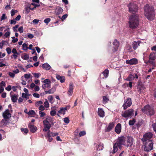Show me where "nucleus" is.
Instances as JSON below:
<instances>
[{
    "label": "nucleus",
    "mask_w": 156,
    "mask_h": 156,
    "mask_svg": "<svg viewBox=\"0 0 156 156\" xmlns=\"http://www.w3.org/2000/svg\"><path fill=\"white\" fill-rule=\"evenodd\" d=\"M144 10L145 15L148 20H152L154 19L155 14L153 7L146 5L144 7Z\"/></svg>",
    "instance_id": "f257e3e1"
},
{
    "label": "nucleus",
    "mask_w": 156,
    "mask_h": 156,
    "mask_svg": "<svg viewBox=\"0 0 156 156\" xmlns=\"http://www.w3.org/2000/svg\"><path fill=\"white\" fill-rule=\"evenodd\" d=\"M129 26L132 28L137 27L139 23L138 16L136 15H133L129 18Z\"/></svg>",
    "instance_id": "f03ea898"
},
{
    "label": "nucleus",
    "mask_w": 156,
    "mask_h": 156,
    "mask_svg": "<svg viewBox=\"0 0 156 156\" xmlns=\"http://www.w3.org/2000/svg\"><path fill=\"white\" fill-rule=\"evenodd\" d=\"M126 137L124 136L120 137L118 139V142L115 143L113 146V153H115L118 150V147L120 148L122 145H125V141Z\"/></svg>",
    "instance_id": "7ed1b4c3"
},
{
    "label": "nucleus",
    "mask_w": 156,
    "mask_h": 156,
    "mask_svg": "<svg viewBox=\"0 0 156 156\" xmlns=\"http://www.w3.org/2000/svg\"><path fill=\"white\" fill-rule=\"evenodd\" d=\"M53 122V118L50 116H47L45 119L43 121L44 128L43 131L45 132L48 131L50 129L51 124Z\"/></svg>",
    "instance_id": "20e7f679"
},
{
    "label": "nucleus",
    "mask_w": 156,
    "mask_h": 156,
    "mask_svg": "<svg viewBox=\"0 0 156 156\" xmlns=\"http://www.w3.org/2000/svg\"><path fill=\"white\" fill-rule=\"evenodd\" d=\"M142 111L144 113L150 115H153L154 114L153 108L148 105L144 107L142 109Z\"/></svg>",
    "instance_id": "39448f33"
},
{
    "label": "nucleus",
    "mask_w": 156,
    "mask_h": 156,
    "mask_svg": "<svg viewBox=\"0 0 156 156\" xmlns=\"http://www.w3.org/2000/svg\"><path fill=\"white\" fill-rule=\"evenodd\" d=\"M153 149V144L152 140H149L145 143V145L144 147L145 151H149Z\"/></svg>",
    "instance_id": "423d86ee"
},
{
    "label": "nucleus",
    "mask_w": 156,
    "mask_h": 156,
    "mask_svg": "<svg viewBox=\"0 0 156 156\" xmlns=\"http://www.w3.org/2000/svg\"><path fill=\"white\" fill-rule=\"evenodd\" d=\"M129 12L134 14L137 11V7L135 4L133 3H130L128 5Z\"/></svg>",
    "instance_id": "0eeeda50"
},
{
    "label": "nucleus",
    "mask_w": 156,
    "mask_h": 156,
    "mask_svg": "<svg viewBox=\"0 0 156 156\" xmlns=\"http://www.w3.org/2000/svg\"><path fill=\"white\" fill-rule=\"evenodd\" d=\"M133 109H130L122 112V117L125 118L131 117V115L133 114Z\"/></svg>",
    "instance_id": "6e6552de"
},
{
    "label": "nucleus",
    "mask_w": 156,
    "mask_h": 156,
    "mask_svg": "<svg viewBox=\"0 0 156 156\" xmlns=\"http://www.w3.org/2000/svg\"><path fill=\"white\" fill-rule=\"evenodd\" d=\"M152 134L150 133H148L145 134L143 136V137L142 139V141L144 142H148L149 140H150V139L152 137Z\"/></svg>",
    "instance_id": "1a4fd4ad"
},
{
    "label": "nucleus",
    "mask_w": 156,
    "mask_h": 156,
    "mask_svg": "<svg viewBox=\"0 0 156 156\" xmlns=\"http://www.w3.org/2000/svg\"><path fill=\"white\" fill-rule=\"evenodd\" d=\"M132 104L131 99L130 98H128L125 100L124 103L123 105L124 109H126L128 107L130 106Z\"/></svg>",
    "instance_id": "9d476101"
},
{
    "label": "nucleus",
    "mask_w": 156,
    "mask_h": 156,
    "mask_svg": "<svg viewBox=\"0 0 156 156\" xmlns=\"http://www.w3.org/2000/svg\"><path fill=\"white\" fill-rule=\"evenodd\" d=\"M133 139L130 136H128L126 138L125 146L127 147L131 146L133 144Z\"/></svg>",
    "instance_id": "9b49d317"
},
{
    "label": "nucleus",
    "mask_w": 156,
    "mask_h": 156,
    "mask_svg": "<svg viewBox=\"0 0 156 156\" xmlns=\"http://www.w3.org/2000/svg\"><path fill=\"white\" fill-rule=\"evenodd\" d=\"M113 46L111 48L112 51L115 52L116 51L119 46V42L117 40H115L113 42Z\"/></svg>",
    "instance_id": "f8f14e48"
},
{
    "label": "nucleus",
    "mask_w": 156,
    "mask_h": 156,
    "mask_svg": "<svg viewBox=\"0 0 156 156\" xmlns=\"http://www.w3.org/2000/svg\"><path fill=\"white\" fill-rule=\"evenodd\" d=\"M138 61L136 58H133L130 60H128L126 61V63L127 64L131 65H135L137 64Z\"/></svg>",
    "instance_id": "ddd939ff"
},
{
    "label": "nucleus",
    "mask_w": 156,
    "mask_h": 156,
    "mask_svg": "<svg viewBox=\"0 0 156 156\" xmlns=\"http://www.w3.org/2000/svg\"><path fill=\"white\" fill-rule=\"evenodd\" d=\"M156 58V52L151 53L149 56V61L151 63H153L154 60Z\"/></svg>",
    "instance_id": "4468645a"
},
{
    "label": "nucleus",
    "mask_w": 156,
    "mask_h": 156,
    "mask_svg": "<svg viewBox=\"0 0 156 156\" xmlns=\"http://www.w3.org/2000/svg\"><path fill=\"white\" fill-rule=\"evenodd\" d=\"M138 78V76L136 74H131L129 75L128 77L126 79V80L127 81H130L134 80L135 78L137 79Z\"/></svg>",
    "instance_id": "2eb2a0df"
},
{
    "label": "nucleus",
    "mask_w": 156,
    "mask_h": 156,
    "mask_svg": "<svg viewBox=\"0 0 156 156\" xmlns=\"http://www.w3.org/2000/svg\"><path fill=\"white\" fill-rule=\"evenodd\" d=\"M28 127L30 129V132L32 133H34L37 130V128L36 126L31 124V123L29 124Z\"/></svg>",
    "instance_id": "dca6fc26"
},
{
    "label": "nucleus",
    "mask_w": 156,
    "mask_h": 156,
    "mask_svg": "<svg viewBox=\"0 0 156 156\" xmlns=\"http://www.w3.org/2000/svg\"><path fill=\"white\" fill-rule=\"evenodd\" d=\"M3 116L5 119H9L11 117V115L9 110H6L3 114Z\"/></svg>",
    "instance_id": "f3484780"
},
{
    "label": "nucleus",
    "mask_w": 156,
    "mask_h": 156,
    "mask_svg": "<svg viewBox=\"0 0 156 156\" xmlns=\"http://www.w3.org/2000/svg\"><path fill=\"white\" fill-rule=\"evenodd\" d=\"M73 83H70L69 84V89L68 94L69 95L71 96L72 95L73 93Z\"/></svg>",
    "instance_id": "a211bd4d"
},
{
    "label": "nucleus",
    "mask_w": 156,
    "mask_h": 156,
    "mask_svg": "<svg viewBox=\"0 0 156 156\" xmlns=\"http://www.w3.org/2000/svg\"><path fill=\"white\" fill-rule=\"evenodd\" d=\"M121 130V126L119 124H118L115 126V132L117 134H119L120 133Z\"/></svg>",
    "instance_id": "6ab92c4d"
},
{
    "label": "nucleus",
    "mask_w": 156,
    "mask_h": 156,
    "mask_svg": "<svg viewBox=\"0 0 156 156\" xmlns=\"http://www.w3.org/2000/svg\"><path fill=\"white\" fill-rule=\"evenodd\" d=\"M114 123L113 122H111L109 123L108 127L105 129V131L106 132H109L111 131L114 127Z\"/></svg>",
    "instance_id": "aec40b11"
},
{
    "label": "nucleus",
    "mask_w": 156,
    "mask_h": 156,
    "mask_svg": "<svg viewBox=\"0 0 156 156\" xmlns=\"http://www.w3.org/2000/svg\"><path fill=\"white\" fill-rule=\"evenodd\" d=\"M98 114L101 117H103L105 116V112L101 108H98Z\"/></svg>",
    "instance_id": "412c9836"
},
{
    "label": "nucleus",
    "mask_w": 156,
    "mask_h": 156,
    "mask_svg": "<svg viewBox=\"0 0 156 156\" xmlns=\"http://www.w3.org/2000/svg\"><path fill=\"white\" fill-rule=\"evenodd\" d=\"M140 43L141 42L140 41H138L137 42L134 41L132 44V47L133 49L134 50L136 49L138 47L140 46Z\"/></svg>",
    "instance_id": "4be33fe9"
},
{
    "label": "nucleus",
    "mask_w": 156,
    "mask_h": 156,
    "mask_svg": "<svg viewBox=\"0 0 156 156\" xmlns=\"http://www.w3.org/2000/svg\"><path fill=\"white\" fill-rule=\"evenodd\" d=\"M67 110V107L61 108L58 111V113L60 114L64 115L66 113V111Z\"/></svg>",
    "instance_id": "5701e85b"
},
{
    "label": "nucleus",
    "mask_w": 156,
    "mask_h": 156,
    "mask_svg": "<svg viewBox=\"0 0 156 156\" xmlns=\"http://www.w3.org/2000/svg\"><path fill=\"white\" fill-rule=\"evenodd\" d=\"M56 78L57 79L59 80L61 83H63L65 81V78L64 76H61L58 75H56Z\"/></svg>",
    "instance_id": "b1692460"
},
{
    "label": "nucleus",
    "mask_w": 156,
    "mask_h": 156,
    "mask_svg": "<svg viewBox=\"0 0 156 156\" xmlns=\"http://www.w3.org/2000/svg\"><path fill=\"white\" fill-rule=\"evenodd\" d=\"M63 11V10L61 7H57L55 10V12L56 14L59 15Z\"/></svg>",
    "instance_id": "393cba45"
},
{
    "label": "nucleus",
    "mask_w": 156,
    "mask_h": 156,
    "mask_svg": "<svg viewBox=\"0 0 156 156\" xmlns=\"http://www.w3.org/2000/svg\"><path fill=\"white\" fill-rule=\"evenodd\" d=\"M18 97V95H11V98L12 102H16Z\"/></svg>",
    "instance_id": "a878e982"
},
{
    "label": "nucleus",
    "mask_w": 156,
    "mask_h": 156,
    "mask_svg": "<svg viewBox=\"0 0 156 156\" xmlns=\"http://www.w3.org/2000/svg\"><path fill=\"white\" fill-rule=\"evenodd\" d=\"M42 67L46 70H49L51 67L47 63H45L43 64Z\"/></svg>",
    "instance_id": "bb28decb"
},
{
    "label": "nucleus",
    "mask_w": 156,
    "mask_h": 156,
    "mask_svg": "<svg viewBox=\"0 0 156 156\" xmlns=\"http://www.w3.org/2000/svg\"><path fill=\"white\" fill-rule=\"evenodd\" d=\"M56 89L55 87H53L51 88V89L49 90L48 91H45V93L46 94H53L55 92V91Z\"/></svg>",
    "instance_id": "cd10ccee"
},
{
    "label": "nucleus",
    "mask_w": 156,
    "mask_h": 156,
    "mask_svg": "<svg viewBox=\"0 0 156 156\" xmlns=\"http://www.w3.org/2000/svg\"><path fill=\"white\" fill-rule=\"evenodd\" d=\"M30 95V94H28L23 93L22 94V97L23 98L26 99V100L27 99L29 98V96Z\"/></svg>",
    "instance_id": "c85d7f7f"
},
{
    "label": "nucleus",
    "mask_w": 156,
    "mask_h": 156,
    "mask_svg": "<svg viewBox=\"0 0 156 156\" xmlns=\"http://www.w3.org/2000/svg\"><path fill=\"white\" fill-rule=\"evenodd\" d=\"M103 146L101 144H97L96 146V148L98 151H100L103 150Z\"/></svg>",
    "instance_id": "c756f323"
},
{
    "label": "nucleus",
    "mask_w": 156,
    "mask_h": 156,
    "mask_svg": "<svg viewBox=\"0 0 156 156\" xmlns=\"http://www.w3.org/2000/svg\"><path fill=\"white\" fill-rule=\"evenodd\" d=\"M103 103L104 104H105L107 103L109 101V99L106 96H104L103 97Z\"/></svg>",
    "instance_id": "7c9ffc66"
},
{
    "label": "nucleus",
    "mask_w": 156,
    "mask_h": 156,
    "mask_svg": "<svg viewBox=\"0 0 156 156\" xmlns=\"http://www.w3.org/2000/svg\"><path fill=\"white\" fill-rule=\"evenodd\" d=\"M108 71L107 69H105L103 73L104 76L107 78L108 76Z\"/></svg>",
    "instance_id": "2f4dec72"
},
{
    "label": "nucleus",
    "mask_w": 156,
    "mask_h": 156,
    "mask_svg": "<svg viewBox=\"0 0 156 156\" xmlns=\"http://www.w3.org/2000/svg\"><path fill=\"white\" fill-rule=\"evenodd\" d=\"M24 77L27 79H29L30 78H32V77L30 73L25 74L24 75Z\"/></svg>",
    "instance_id": "473e14b6"
},
{
    "label": "nucleus",
    "mask_w": 156,
    "mask_h": 156,
    "mask_svg": "<svg viewBox=\"0 0 156 156\" xmlns=\"http://www.w3.org/2000/svg\"><path fill=\"white\" fill-rule=\"evenodd\" d=\"M48 98L50 103L52 104L53 103V97L52 95H49L48 97Z\"/></svg>",
    "instance_id": "72a5a7b5"
},
{
    "label": "nucleus",
    "mask_w": 156,
    "mask_h": 156,
    "mask_svg": "<svg viewBox=\"0 0 156 156\" xmlns=\"http://www.w3.org/2000/svg\"><path fill=\"white\" fill-rule=\"evenodd\" d=\"M46 137L48 138V140L49 142H51L52 140V138L51 137V136L49 135V133H47V135L46 136Z\"/></svg>",
    "instance_id": "f704fd0d"
},
{
    "label": "nucleus",
    "mask_w": 156,
    "mask_h": 156,
    "mask_svg": "<svg viewBox=\"0 0 156 156\" xmlns=\"http://www.w3.org/2000/svg\"><path fill=\"white\" fill-rule=\"evenodd\" d=\"M21 130L25 134H27L28 132V130L27 128H22L21 129Z\"/></svg>",
    "instance_id": "c9c22d12"
},
{
    "label": "nucleus",
    "mask_w": 156,
    "mask_h": 156,
    "mask_svg": "<svg viewBox=\"0 0 156 156\" xmlns=\"http://www.w3.org/2000/svg\"><path fill=\"white\" fill-rule=\"evenodd\" d=\"M42 87L43 88H49L51 86L50 83H46L43 84Z\"/></svg>",
    "instance_id": "e433bc0d"
},
{
    "label": "nucleus",
    "mask_w": 156,
    "mask_h": 156,
    "mask_svg": "<svg viewBox=\"0 0 156 156\" xmlns=\"http://www.w3.org/2000/svg\"><path fill=\"white\" fill-rule=\"evenodd\" d=\"M44 106L46 108H48L49 106V104L47 99L45 100V101L44 102Z\"/></svg>",
    "instance_id": "4c0bfd02"
},
{
    "label": "nucleus",
    "mask_w": 156,
    "mask_h": 156,
    "mask_svg": "<svg viewBox=\"0 0 156 156\" xmlns=\"http://www.w3.org/2000/svg\"><path fill=\"white\" fill-rule=\"evenodd\" d=\"M48 133H49V135L51 136H56L58 134V133H53L52 132H50L49 131H48Z\"/></svg>",
    "instance_id": "58836bf2"
},
{
    "label": "nucleus",
    "mask_w": 156,
    "mask_h": 156,
    "mask_svg": "<svg viewBox=\"0 0 156 156\" xmlns=\"http://www.w3.org/2000/svg\"><path fill=\"white\" fill-rule=\"evenodd\" d=\"M22 47L23 50L26 51L27 50L28 48L27 45V44L25 43L23 44L22 45Z\"/></svg>",
    "instance_id": "ea45409f"
},
{
    "label": "nucleus",
    "mask_w": 156,
    "mask_h": 156,
    "mask_svg": "<svg viewBox=\"0 0 156 156\" xmlns=\"http://www.w3.org/2000/svg\"><path fill=\"white\" fill-rule=\"evenodd\" d=\"M32 74L36 78H38L41 76V74L39 73H32Z\"/></svg>",
    "instance_id": "a19ab883"
},
{
    "label": "nucleus",
    "mask_w": 156,
    "mask_h": 156,
    "mask_svg": "<svg viewBox=\"0 0 156 156\" xmlns=\"http://www.w3.org/2000/svg\"><path fill=\"white\" fill-rule=\"evenodd\" d=\"M136 120L134 119H133L132 120H130L129 121V124L130 126H132L134 124Z\"/></svg>",
    "instance_id": "79ce46f5"
},
{
    "label": "nucleus",
    "mask_w": 156,
    "mask_h": 156,
    "mask_svg": "<svg viewBox=\"0 0 156 156\" xmlns=\"http://www.w3.org/2000/svg\"><path fill=\"white\" fill-rule=\"evenodd\" d=\"M7 18V17L6 16L5 14V13L3 14L2 16L0 18V21H2L3 20L6 19Z\"/></svg>",
    "instance_id": "37998d69"
},
{
    "label": "nucleus",
    "mask_w": 156,
    "mask_h": 156,
    "mask_svg": "<svg viewBox=\"0 0 156 156\" xmlns=\"http://www.w3.org/2000/svg\"><path fill=\"white\" fill-rule=\"evenodd\" d=\"M27 114L29 115H34L35 114V112L34 111H33V110H31L29 111L27 113Z\"/></svg>",
    "instance_id": "c03bdc74"
},
{
    "label": "nucleus",
    "mask_w": 156,
    "mask_h": 156,
    "mask_svg": "<svg viewBox=\"0 0 156 156\" xmlns=\"http://www.w3.org/2000/svg\"><path fill=\"white\" fill-rule=\"evenodd\" d=\"M51 19L49 18H47L44 19V22L46 24H48V23L51 21Z\"/></svg>",
    "instance_id": "a18cd8bd"
},
{
    "label": "nucleus",
    "mask_w": 156,
    "mask_h": 156,
    "mask_svg": "<svg viewBox=\"0 0 156 156\" xmlns=\"http://www.w3.org/2000/svg\"><path fill=\"white\" fill-rule=\"evenodd\" d=\"M18 11L17 10L12 9L11 12V16H13L15 15V14Z\"/></svg>",
    "instance_id": "49530a36"
},
{
    "label": "nucleus",
    "mask_w": 156,
    "mask_h": 156,
    "mask_svg": "<svg viewBox=\"0 0 156 156\" xmlns=\"http://www.w3.org/2000/svg\"><path fill=\"white\" fill-rule=\"evenodd\" d=\"M43 102L41 101H37L36 103V106H40V105H42Z\"/></svg>",
    "instance_id": "de8ad7c7"
},
{
    "label": "nucleus",
    "mask_w": 156,
    "mask_h": 156,
    "mask_svg": "<svg viewBox=\"0 0 156 156\" xmlns=\"http://www.w3.org/2000/svg\"><path fill=\"white\" fill-rule=\"evenodd\" d=\"M86 134V132L85 131H83L80 132L79 133V136L81 137L82 136H84Z\"/></svg>",
    "instance_id": "09e8293b"
},
{
    "label": "nucleus",
    "mask_w": 156,
    "mask_h": 156,
    "mask_svg": "<svg viewBox=\"0 0 156 156\" xmlns=\"http://www.w3.org/2000/svg\"><path fill=\"white\" fill-rule=\"evenodd\" d=\"M45 107L43 105H40L39 107V109L41 111H44L45 109Z\"/></svg>",
    "instance_id": "8fccbe9b"
},
{
    "label": "nucleus",
    "mask_w": 156,
    "mask_h": 156,
    "mask_svg": "<svg viewBox=\"0 0 156 156\" xmlns=\"http://www.w3.org/2000/svg\"><path fill=\"white\" fill-rule=\"evenodd\" d=\"M56 111L54 110H52L50 112V115L52 116H54L56 114Z\"/></svg>",
    "instance_id": "3c124183"
},
{
    "label": "nucleus",
    "mask_w": 156,
    "mask_h": 156,
    "mask_svg": "<svg viewBox=\"0 0 156 156\" xmlns=\"http://www.w3.org/2000/svg\"><path fill=\"white\" fill-rule=\"evenodd\" d=\"M39 114L41 117H44L46 115V114L44 112L41 111L39 112Z\"/></svg>",
    "instance_id": "603ef678"
},
{
    "label": "nucleus",
    "mask_w": 156,
    "mask_h": 156,
    "mask_svg": "<svg viewBox=\"0 0 156 156\" xmlns=\"http://www.w3.org/2000/svg\"><path fill=\"white\" fill-rule=\"evenodd\" d=\"M10 34V32L9 31H7L5 33L4 36L6 37H9Z\"/></svg>",
    "instance_id": "864d4df0"
},
{
    "label": "nucleus",
    "mask_w": 156,
    "mask_h": 156,
    "mask_svg": "<svg viewBox=\"0 0 156 156\" xmlns=\"http://www.w3.org/2000/svg\"><path fill=\"white\" fill-rule=\"evenodd\" d=\"M64 121L66 123H68L69 122V120L68 117L64 118Z\"/></svg>",
    "instance_id": "5fc2aeb1"
},
{
    "label": "nucleus",
    "mask_w": 156,
    "mask_h": 156,
    "mask_svg": "<svg viewBox=\"0 0 156 156\" xmlns=\"http://www.w3.org/2000/svg\"><path fill=\"white\" fill-rule=\"evenodd\" d=\"M6 51L8 54H10L11 52V49L9 47L7 48Z\"/></svg>",
    "instance_id": "6e6d98bb"
},
{
    "label": "nucleus",
    "mask_w": 156,
    "mask_h": 156,
    "mask_svg": "<svg viewBox=\"0 0 156 156\" xmlns=\"http://www.w3.org/2000/svg\"><path fill=\"white\" fill-rule=\"evenodd\" d=\"M18 30L19 32L21 33L23 32V27L22 26L20 27L18 29Z\"/></svg>",
    "instance_id": "4d7b16f0"
},
{
    "label": "nucleus",
    "mask_w": 156,
    "mask_h": 156,
    "mask_svg": "<svg viewBox=\"0 0 156 156\" xmlns=\"http://www.w3.org/2000/svg\"><path fill=\"white\" fill-rule=\"evenodd\" d=\"M19 26V25H17L13 27V30L14 32H17V28Z\"/></svg>",
    "instance_id": "13d9d810"
},
{
    "label": "nucleus",
    "mask_w": 156,
    "mask_h": 156,
    "mask_svg": "<svg viewBox=\"0 0 156 156\" xmlns=\"http://www.w3.org/2000/svg\"><path fill=\"white\" fill-rule=\"evenodd\" d=\"M9 76L12 78H14L15 76V74L13 73L10 72L9 73Z\"/></svg>",
    "instance_id": "bf43d9fd"
},
{
    "label": "nucleus",
    "mask_w": 156,
    "mask_h": 156,
    "mask_svg": "<svg viewBox=\"0 0 156 156\" xmlns=\"http://www.w3.org/2000/svg\"><path fill=\"white\" fill-rule=\"evenodd\" d=\"M68 15L67 14H66L63 15L62 17V20L63 21L65 20L67 17Z\"/></svg>",
    "instance_id": "052dcab7"
},
{
    "label": "nucleus",
    "mask_w": 156,
    "mask_h": 156,
    "mask_svg": "<svg viewBox=\"0 0 156 156\" xmlns=\"http://www.w3.org/2000/svg\"><path fill=\"white\" fill-rule=\"evenodd\" d=\"M12 52L13 54H19V53L17 52L16 49L15 48H13L12 50Z\"/></svg>",
    "instance_id": "680f3d73"
},
{
    "label": "nucleus",
    "mask_w": 156,
    "mask_h": 156,
    "mask_svg": "<svg viewBox=\"0 0 156 156\" xmlns=\"http://www.w3.org/2000/svg\"><path fill=\"white\" fill-rule=\"evenodd\" d=\"M23 58L24 60H27L29 58V56L27 54L25 55H24Z\"/></svg>",
    "instance_id": "e2e57ef3"
},
{
    "label": "nucleus",
    "mask_w": 156,
    "mask_h": 156,
    "mask_svg": "<svg viewBox=\"0 0 156 156\" xmlns=\"http://www.w3.org/2000/svg\"><path fill=\"white\" fill-rule=\"evenodd\" d=\"M33 96L35 98H39L40 97L39 95L37 93H34L33 94Z\"/></svg>",
    "instance_id": "0e129e2a"
},
{
    "label": "nucleus",
    "mask_w": 156,
    "mask_h": 156,
    "mask_svg": "<svg viewBox=\"0 0 156 156\" xmlns=\"http://www.w3.org/2000/svg\"><path fill=\"white\" fill-rule=\"evenodd\" d=\"M44 84L50 83V81L48 79H46L44 80Z\"/></svg>",
    "instance_id": "69168bd1"
},
{
    "label": "nucleus",
    "mask_w": 156,
    "mask_h": 156,
    "mask_svg": "<svg viewBox=\"0 0 156 156\" xmlns=\"http://www.w3.org/2000/svg\"><path fill=\"white\" fill-rule=\"evenodd\" d=\"M119 156H128L127 155L126 153L123 151L119 155Z\"/></svg>",
    "instance_id": "338daca9"
},
{
    "label": "nucleus",
    "mask_w": 156,
    "mask_h": 156,
    "mask_svg": "<svg viewBox=\"0 0 156 156\" xmlns=\"http://www.w3.org/2000/svg\"><path fill=\"white\" fill-rule=\"evenodd\" d=\"M154 131L156 132V123L152 125Z\"/></svg>",
    "instance_id": "774afa93"
}]
</instances>
